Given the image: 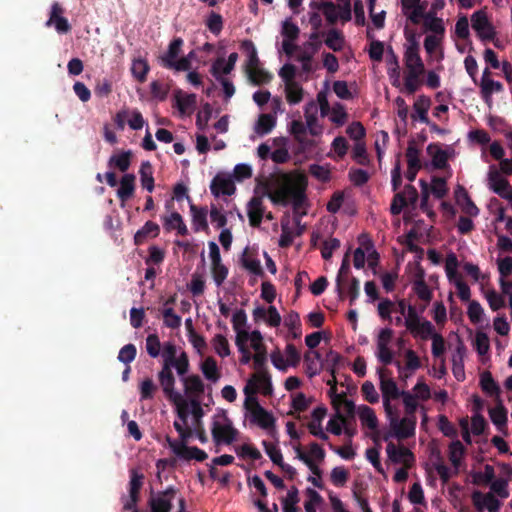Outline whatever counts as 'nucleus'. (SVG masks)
Instances as JSON below:
<instances>
[{"mask_svg": "<svg viewBox=\"0 0 512 512\" xmlns=\"http://www.w3.org/2000/svg\"><path fill=\"white\" fill-rule=\"evenodd\" d=\"M480 388L484 394L494 399V401H499L501 399V388L499 384L494 380L491 372L484 371L480 375Z\"/></svg>", "mask_w": 512, "mask_h": 512, "instance_id": "obj_17", "label": "nucleus"}, {"mask_svg": "<svg viewBox=\"0 0 512 512\" xmlns=\"http://www.w3.org/2000/svg\"><path fill=\"white\" fill-rule=\"evenodd\" d=\"M412 290L426 304L432 300L433 292L426 282H412Z\"/></svg>", "mask_w": 512, "mask_h": 512, "instance_id": "obj_53", "label": "nucleus"}, {"mask_svg": "<svg viewBox=\"0 0 512 512\" xmlns=\"http://www.w3.org/2000/svg\"><path fill=\"white\" fill-rule=\"evenodd\" d=\"M164 325L170 329H178L181 326V317L177 315L173 308L167 307L162 310Z\"/></svg>", "mask_w": 512, "mask_h": 512, "instance_id": "obj_54", "label": "nucleus"}, {"mask_svg": "<svg viewBox=\"0 0 512 512\" xmlns=\"http://www.w3.org/2000/svg\"><path fill=\"white\" fill-rule=\"evenodd\" d=\"M431 106V99L426 95H420L414 102L413 109L415 114H412L413 119H418L422 123H429L428 111Z\"/></svg>", "mask_w": 512, "mask_h": 512, "instance_id": "obj_27", "label": "nucleus"}, {"mask_svg": "<svg viewBox=\"0 0 512 512\" xmlns=\"http://www.w3.org/2000/svg\"><path fill=\"white\" fill-rule=\"evenodd\" d=\"M163 226L167 231L177 230V233L181 236L188 235V228L178 212H172L169 216H164Z\"/></svg>", "mask_w": 512, "mask_h": 512, "instance_id": "obj_26", "label": "nucleus"}, {"mask_svg": "<svg viewBox=\"0 0 512 512\" xmlns=\"http://www.w3.org/2000/svg\"><path fill=\"white\" fill-rule=\"evenodd\" d=\"M425 27L434 33V35L444 36L445 26L443 20L435 16V12H428L424 16Z\"/></svg>", "mask_w": 512, "mask_h": 512, "instance_id": "obj_37", "label": "nucleus"}, {"mask_svg": "<svg viewBox=\"0 0 512 512\" xmlns=\"http://www.w3.org/2000/svg\"><path fill=\"white\" fill-rule=\"evenodd\" d=\"M276 125L275 118L270 114H261L257 121L256 131L259 134H268Z\"/></svg>", "mask_w": 512, "mask_h": 512, "instance_id": "obj_55", "label": "nucleus"}, {"mask_svg": "<svg viewBox=\"0 0 512 512\" xmlns=\"http://www.w3.org/2000/svg\"><path fill=\"white\" fill-rule=\"evenodd\" d=\"M342 361V356L334 351V350H329L327 353H326V357L322 363V367H325L327 370L330 371V373H334L336 367L341 363Z\"/></svg>", "mask_w": 512, "mask_h": 512, "instance_id": "obj_63", "label": "nucleus"}, {"mask_svg": "<svg viewBox=\"0 0 512 512\" xmlns=\"http://www.w3.org/2000/svg\"><path fill=\"white\" fill-rule=\"evenodd\" d=\"M386 452L393 463H403L407 468H410L415 461L413 453L408 448L397 447L393 442L387 444Z\"/></svg>", "mask_w": 512, "mask_h": 512, "instance_id": "obj_11", "label": "nucleus"}, {"mask_svg": "<svg viewBox=\"0 0 512 512\" xmlns=\"http://www.w3.org/2000/svg\"><path fill=\"white\" fill-rule=\"evenodd\" d=\"M215 352L222 358L230 355V346L227 338L222 334H216L212 341Z\"/></svg>", "mask_w": 512, "mask_h": 512, "instance_id": "obj_50", "label": "nucleus"}, {"mask_svg": "<svg viewBox=\"0 0 512 512\" xmlns=\"http://www.w3.org/2000/svg\"><path fill=\"white\" fill-rule=\"evenodd\" d=\"M159 384L163 390L165 397L177 406L185 405L182 394L175 391V376L158 378Z\"/></svg>", "mask_w": 512, "mask_h": 512, "instance_id": "obj_19", "label": "nucleus"}, {"mask_svg": "<svg viewBox=\"0 0 512 512\" xmlns=\"http://www.w3.org/2000/svg\"><path fill=\"white\" fill-rule=\"evenodd\" d=\"M132 152L130 150L114 154L109 159V166L118 168L121 172H126L131 164Z\"/></svg>", "mask_w": 512, "mask_h": 512, "instance_id": "obj_40", "label": "nucleus"}, {"mask_svg": "<svg viewBox=\"0 0 512 512\" xmlns=\"http://www.w3.org/2000/svg\"><path fill=\"white\" fill-rule=\"evenodd\" d=\"M190 211L192 214V222L194 225V230L207 231L208 230V222H207V213L208 210L206 207H197L195 204L190 203Z\"/></svg>", "mask_w": 512, "mask_h": 512, "instance_id": "obj_31", "label": "nucleus"}, {"mask_svg": "<svg viewBox=\"0 0 512 512\" xmlns=\"http://www.w3.org/2000/svg\"><path fill=\"white\" fill-rule=\"evenodd\" d=\"M262 445L264 447L266 454L269 456V458L275 465L279 466L280 464H282L283 456L280 449L276 445L266 440L262 442Z\"/></svg>", "mask_w": 512, "mask_h": 512, "instance_id": "obj_58", "label": "nucleus"}, {"mask_svg": "<svg viewBox=\"0 0 512 512\" xmlns=\"http://www.w3.org/2000/svg\"><path fill=\"white\" fill-rule=\"evenodd\" d=\"M308 128L306 127L305 123H303L300 120H293L290 125V133L293 135L295 140L299 142L302 145L307 144V133Z\"/></svg>", "mask_w": 512, "mask_h": 512, "instance_id": "obj_48", "label": "nucleus"}, {"mask_svg": "<svg viewBox=\"0 0 512 512\" xmlns=\"http://www.w3.org/2000/svg\"><path fill=\"white\" fill-rule=\"evenodd\" d=\"M281 33L286 39L296 40L299 37L300 29L292 22L291 18H288L282 23Z\"/></svg>", "mask_w": 512, "mask_h": 512, "instance_id": "obj_64", "label": "nucleus"}, {"mask_svg": "<svg viewBox=\"0 0 512 512\" xmlns=\"http://www.w3.org/2000/svg\"><path fill=\"white\" fill-rule=\"evenodd\" d=\"M174 454L180 459L186 461L194 459L196 461L203 462L208 458V455L204 450L196 446L190 447L184 444H181L178 448L174 449Z\"/></svg>", "mask_w": 512, "mask_h": 512, "instance_id": "obj_20", "label": "nucleus"}, {"mask_svg": "<svg viewBox=\"0 0 512 512\" xmlns=\"http://www.w3.org/2000/svg\"><path fill=\"white\" fill-rule=\"evenodd\" d=\"M419 184L421 187L420 209L428 216H432L434 215V212L431 210V206L429 204L430 185L424 179H420Z\"/></svg>", "mask_w": 512, "mask_h": 512, "instance_id": "obj_49", "label": "nucleus"}, {"mask_svg": "<svg viewBox=\"0 0 512 512\" xmlns=\"http://www.w3.org/2000/svg\"><path fill=\"white\" fill-rule=\"evenodd\" d=\"M141 185L148 192L154 190L153 167L149 161H143L139 170Z\"/></svg>", "mask_w": 512, "mask_h": 512, "instance_id": "obj_36", "label": "nucleus"}, {"mask_svg": "<svg viewBox=\"0 0 512 512\" xmlns=\"http://www.w3.org/2000/svg\"><path fill=\"white\" fill-rule=\"evenodd\" d=\"M496 405L489 409V416L492 423L500 432H505L507 425V409L504 407L502 400L496 401Z\"/></svg>", "mask_w": 512, "mask_h": 512, "instance_id": "obj_23", "label": "nucleus"}, {"mask_svg": "<svg viewBox=\"0 0 512 512\" xmlns=\"http://www.w3.org/2000/svg\"><path fill=\"white\" fill-rule=\"evenodd\" d=\"M241 49L246 53L247 60V72H251L259 66L260 60L258 58L257 50L254 43L251 40H244L241 43Z\"/></svg>", "mask_w": 512, "mask_h": 512, "instance_id": "obj_34", "label": "nucleus"}, {"mask_svg": "<svg viewBox=\"0 0 512 512\" xmlns=\"http://www.w3.org/2000/svg\"><path fill=\"white\" fill-rule=\"evenodd\" d=\"M349 478V472L344 467H335L330 474L331 482L337 487H343Z\"/></svg>", "mask_w": 512, "mask_h": 512, "instance_id": "obj_60", "label": "nucleus"}, {"mask_svg": "<svg viewBox=\"0 0 512 512\" xmlns=\"http://www.w3.org/2000/svg\"><path fill=\"white\" fill-rule=\"evenodd\" d=\"M380 379V390L382 393L383 407L386 415H391L392 410L395 407L391 404V401L397 400L402 397L405 393L404 390H400L397 383L391 378V372L384 368L378 369Z\"/></svg>", "mask_w": 512, "mask_h": 512, "instance_id": "obj_3", "label": "nucleus"}, {"mask_svg": "<svg viewBox=\"0 0 512 512\" xmlns=\"http://www.w3.org/2000/svg\"><path fill=\"white\" fill-rule=\"evenodd\" d=\"M358 415L363 425L367 426L370 430L377 429L378 419L372 408L362 405L358 408Z\"/></svg>", "mask_w": 512, "mask_h": 512, "instance_id": "obj_39", "label": "nucleus"}, {"mask_svg": "<svg viewBox=\"0 0 512 512\" xmlns=\"http://www.w3.org/2000/svg\"><path fill=\"white\" fill-rule=\"evenodd\" d=\"M257 370L258 371L252 375L249 381H253L258 386V391L260 390L264 396L271 395L273 388L269 373L263 368Z\"/></svg>", "mask_w": 512, "mask_h": 512, "instance_id": "obj_28", "label": "nucleus"}, {"mask_svg": "<svg viewBox=\"0 0 512 512\" xmlns=\"http://www.w3.org/2000/svg\"><path fill=\"white\" fill-rule=\"evenodd\" d=\"M404 63L407 69L404 78V91L412 95L422 84L421 76L425 72V66L420 53L416 52V48H412L408 53H404Z\"/></svg>", "mask_w": 512, "mask_h": 512, "instance_id": "obj_2", "label": "nucleus"}, {"mask_svg": "<svg viewBox=\"0 0 512 512\" xmlns=\"http://www.w3.org/2000/svg\"><path fill=\"white\" fill-rule=\"evenodd\" d=\"M419 156L420 150L416 147L415 142L413 140L409 141L408 147L406 149V158L408 164L406 178L410 182L415 180L418 171L422 167Z\"/></svg>", "mask_w": 512, "mask_h": 512, "instance_id": "obj_12", "label": "nucleus"}, {"mask_svg": "<svg viewBox=\"0 0 512 512\" xmlns=\"http://www.w3.org/2000/svg\"><path fill=\"white\" fill-rule=\"evenodd\" d=\"M135 190V176L133 174H125L120 180V187L117 190V196L121 202L130 199Z\"/></svg>", "mask_w": 512, "mask_h": 512, "instance_id": "obj_33", "label": "nucleus"}, {"mask_svg": "<svg viewBox=\"0 0 512 512\" xmlns=\"http://www.w3.org/2000/svg\"><path fill=\"white\" fill-rule=\"evenodd\" d=\"M160 233V227L153 221H147L134 235L135 245L143 244L147 238H156Z\"/></svg>", "mask_w": 512, "mask_h": 512, "instance_id": "obj_29", "label": "nucleus"}, {"mask_svg": "<svg viewBox=\"0 0 512 512\" xmlns=\"http://www.w3.org/2000/svg\"><path fill=\"white\" fill-rule=\"evenodd\" d=\"M404 316V325L410 332H413L417 327L416 325L422 321L418 309L413 305L408 306L407 313Z\"/></svg>", "mask_w": 512, "mask_h": 512, "instance_id": "obj_52", "label": "nucleus"}, {"mask_svg": "<svg viewBox=\"0 0 512 512\" xmlns=\"http://www.w3.org/2000/svg\"><path fill=\"white\" fill-rule=\"evenodd\" d=\"M488 180L489 187L494 193H496L497 195L504 199L510 198L512 196V187L509 181L506 178L502 177L500 172L496 168H490Z\"/></svg>", "mask_w": 512, "mask_h": 512, "instance_id": "obj_8", "label": "nucleus"}, {"mask_svg": "<svg viewBox=\"0 0 512 512\" xmlns=\"http://www.w3.org/2000/svg\"><path fill=\"white\" fill-rule=\"evenodd\" d=\"M224 420V424L218 421L212 423L211 433L216 445H230L236 440L238 435V430L233 427L232 421L226 416Z\"/></svg>", "mask_w": 512, "mask_h": 512, "instance_id": "obj_5", "label": "nucleus"}, {"mask_svg": "<svg viewBox=\"0 0 512 512\" xmlns=\"http://www.w3.org/2000/svg\"><path fill=\"white\" fill-rule=\"evenodd\" d=\"M258 392V386L253 381H248L244 388L245 398V408L252 413L257 409V405H260L258 399L254 396Z\"/></svg>", "mask_w": 512, "mask_h": 512, "instance_id": "obj_41", "label": "nucleus"}, {"mask_svg": "<svg viewBox=\"0 0 512 512\" xmlns=\"http://www.w3.org/2000/svg\"><path fill=\"white\" fill-rule=\"evenodd\" d=\"M206 26L211 33H213L214 35H219L223 29L222 16L212 11L206 20Z\"/></svg>", "mask_w": 512, "mask_h": 512, "instance_id": "obj_57", "label": "nucleus"}, {"mask_svg": "<svg viewBox=\"0 0 512 512\" xmlns=\"http://www.w3.org/2000/svg\"><path fill=\"white\" fill-rule=\"evenodd\" d=\"M427 154L432 158L435 169H444L447 166L448 155L438 143H431L426 148Z\"/></svg>", "mask_w": 512, "mask_h": 512, "instance_id": "obj_25", "label": "nucleus"}, {"mask_svg": "<svg viewBox=\"0 0 512 512\" xmlns=\"http://www.w3.org/2000/svg\"><path fill=\"white\" fill-rule=\"evenodd\" d=\"M344 37L341 31L336 29H331L327 33V37L325 39V44L331 50L338 52L341 51L344 47Z\"/></svg>", "mask_w": 512, "mask_h": 512, "instance_id": "obj_43", "label": "nucleus"}, {"mask_svg": "<svg viewBox=\"0 0 512 512\" xmlns=\"http://www.w3.org/2000/svg\"><path fill=\"white\" fill-rule=\"evenodd\" d=\"M318 107L314 101H310L305 105L304 116L306 119V127L312 136H317L321 133V127H318L317 122Z\"/></svg>", "mask_w": 512, "mask_h": 512, "instance_id": "obj_22", "label": "nucleus"}, {"mask_svg": "<svg viewBox=\"0 0 512 512\" xmlns=\"http://www.w3.org/2000/svg\"><path fill=\"white\" fill-rule=\"evenodd\" d=\"M296 452V457L301 460L306 466L310 469V471L317 477H321L322 471L318 467V465L312 460V458L303 451L300 444L294 447Z\"/></svg>", "mask_w": 512, "mask_h": 512, "instance_id": "obj_46", "label": "nucleus"}, {"mask_svg": "<svg viewBox=\"0 0 512 512\" xmlns=\"http://www.w3.org/2000/svg\"><path fill=\"white\" fill-rule=\"evenodd\" d=\"M386 416L394 436L398 439H407L415 434L416 417L406 415L404 418L399 419L396 409L392 410L391 415Z\"/></svg>", "mask_w": 512, "mask_h": 512, "instance_id": "obj_4", "label": "nucleus"}, {"mask_svg": "<svg viewBox=\"0 0 512 512\" xmlns=\"http://www.w3.org/2000/svg\"><path fill=\"white\" fill-rule=\"evenodd\" d=\"M286 100L289 104L295 105L303 100L304 90L297 82L285 85Z\"/></svg>", "mask_w": 512, "mask_h": 512, "instance_id": "obj_42", "label": "nucleus"}, {"mask_svg": "<svg viewBox=\"0 0 512 512\" xmlns=\"http://www.w3.org/2000/svg\"><path fill=\"white\" fill-rule=\"evenodd\" d=\"M480 87H481V97L485 101V103H487L488 105H490V103L492 101V94L501 92L503 90L502 83L499 81L492 80V79L485 80L484 83H480Z\"/></svg>", "mask_w": 512, "mask_h": 512, "instance_id": "obj_38", "label": "nucleus"}, {"mask_svg": "<svg viewBox=\"0 0 512 512\" xmlns=\"http://www.w3.org/2000/svg\"><path fill=\"white\" fill-rule=\"evenodd\" d=\"M64 13L63 7L58 2H54L51 5L49 19L46 22V26L54 25L56 31L60 34H66L71 30V25L69 24L67 18L63 17Z\"/></svg>", "mask_w": 512, "mask_h": 512, "instance_id": "obj_10", "label": "nucleus"}, {"mask_svg": "<svg viewBox=\"0 0 512 512\" xmlns=\"http://www.w3.org/2000/svg\"><path fill=\"white\" fill-rule=\"evenodd\" d=\"M251 421L256 423L259 427L265 430L274 429L275 418L273 415L265 410L261 405H257V409L252 411Z\"/></svg>", "mask_w": 512, "mask_h": 512, "instance_id": "obj_24", "label": "nucleus"}, {"mask_svg": "<svg viewBox=\"0 0 512 512\" xmlns=\"http://www.w3.org/2000/svg\"><path fill=\"white\" fill-rule=\"evenodd\" d=\"M262 340L263 337L260 331L254 330L251 332V347L255 351L253 360L256 369L263 368L267 362V351Z\"/></svg>", "mask_w": 512, "mask_h": 512, "instance_id": "obj_14", "label": "nucleus"}, {"mask_svg": "<svg viewBox=\"0 0 512 512\" xmlns=\"http://www.w3.org/2000/svg\"><path fill=\"white\" fill-rule=\"evenodd\" d=\"M144 475L136 469L130 470L129 496L140 497V490L143 486Z\"/></svg>", "mask_w": 512, "mask_h": 512, "instance_id": "obj_47", "label": "nucleus"}, {"mask_svg": "<svg viewBox=\"0 0 512 512\" xmlns=\"http://www.w3.org/2000/svg\"><path fill=\"white\" fill-rule=\"evenodd\" d=\"M349 273H350L349 254L346 253L342 260L340 269H339L337 277H336V290H337L338 296L341 300H344V298H345L344 283L348 279Z\"/></svg>", "mask_w": 512, "mask_h": 512, "instance_id": "obj_32", "label": "nucleus"}, {"mask_svg": "<svg viewBox=\"0 0 512 512\" xmlns=\"http://www.w3.org/2000/svg\"><path fill=\"white\" fill-rule=\"evenodd\" d=\"M146 350L150 357L157 358L160 355L161 342L157 334H149L146 338Z\"/></svg>", "mask_w": 512, "mask_h": 512, "instance_id": "obj_62", "label": "nucleus"}, {"mask_svg": "<svg viewBox=\"0 0 512 512\" xmlns=\"http://www.w3.org/2000/svg\"><path fill=\"white\" fill-rule=\"evenodd\" d=\"M185 394L192 399L199 400L204 394L205 385L199 375L193 374L182 379Z\"/></svg>", "mask_w": 512, "mask_h": 512, "instance_id": "obj_16", "label": "nucleus"}, {"mask_svg": "<svg viewBox=\"0 0 512 512\" xmlns=\"http://www.w3.org/2000/svg\"><path fill=\"white\" fill-rule=\"evenodd\" d=\"M388 57H387V74L391 80V84L394 87H400V67L398 62V57L394 53L392 47L388 49Z\"/></svg>", "mask_w": 512, "mask_h": 512, "instance_id": "obj_30", "label": "nucleus"}, {"mask_svg": "<svg viewBox=\"0 0 512 512\" xmlns=\"http://www.w3.org/2000/svg\"><path fill=\"white\" fill-rule=\"evenodd\" d=\"M262 197L263 196L255 195L247 204V216L249 219V224L255 228L260 227L265 212Z\"/></svg>", "mask_w": 512, "mask_h": 512, "instance_id": "obj_13", "label": "nucleus"}, {"mask_svg": "<svg viewBox=\"0 0 512 512\" xmlns=\"http://www.w3.org/2000/svg\"><path fill=\"white\" fill-rule=\"evenodd\" d=\"M321 360V355L318 351H308L304 355V361L307 366V373L309 377H313L318 373L316 362Z\"/></svg>", "mask_w": 512, "mask_h": 512, "instance_id": "obj_56", "label": "nucleus"}, {"mask_svg": "<svg viewBox=\"0 0 512 512\" xmlns=\"http://www.w3.org/2000/svg\"><path fill=\"white\" fill-rule=\"evenodd\" d=\"M183 45L184 41L182 38H174L169 43L167 51L161 56H159L160 65L167 69L169 67V63H173L179 58V55L182 52Z\"/></svg>", "mask_w": 512, "mask_h": 512, "instance_id": "obj_18", "label": "nucleus"}, {"mask_svg": "<svg viewBox=\"0 0 512 512\" xmlns=\"http://www.w3.org/2000/svg\"><path fill=\"white\" fill-rule=\"evenodd\" d=\"M352 158L360 165H367L369 158L364 142H356L352 150Z\"/></svg>", "mask_w": 512, "mask_h": 512, "instance_id": "obj_61", "label": "nucleus"}, {"mask_svg": "<svg viewBox=\"0 0 512 512\" xmlns=\"http://www.w3.org/2000/svg\"><path fill=\"white\" fill-rule=\"evenodd\" d=\"M200 369H201L204 377L213 383H216L221 377V374H220L218 366H217V362L211 356L207 357L201 363Z\"/></svg>", "mask_w": 512, "mask_h": 512, "instance_id": "obj_35", "label": "nucleus"}, {"mask_svg": "<svg viewBox=\"0 0 512 512\" xmlns=\"http://www.w3.org/2000/svg\"><path fill=\"white\" fill-rule=\"evenodd\" d=\"M149 69L150 67L146 60L136 59L132 63L131 72L137 81L143 83L146 81Z\"/></svg>", "mask_w": 512, "mask_h": 512, "instance_id": "obj_45", "label": "nucleus"}, {"mask_svg": "<svg viewBox=\"0 0 512 512\" xmlns=\"http://www.w3.org/2000/svg\"><path fill=\"white\" fill-rule=\"evenodd\" d=\"M210 190L215 197L220 195L231 196L235 193L236 187L231 177L217 174L211 181Z\"/></svg>", "mask_w": 512, "mask_h": 512, "instance_id": "obj_15", "label": "nucleus"}, {"mask_svg": "<svg viewBox=\"0 0 512 512\" xmlns=\"http://www.w3.org/2000/svg\"><path fill=\"white\" fill-rule=\"evenodd\" d=\"M471 26L483 42L491 41L496 36L495 29L484 10H478L472 14Z\"/></svg>", "mask_w": 512, "mask_h": 512, "instance_id": "obj_6", "label": "nucleus"}, {"mask_svg": "<svg viewBox=\"0 0 512 512\" xmlns=\"http://www.w3.org/2000/svg\"><path fill=\"white\" fill-rule=\"evenodd\" d=\"M333 408L336 410V417L344 425L348 424L347 417L354 418L355 404L352 400L346 398V394L342 392L340 396L333 398Z\"/></svg>", "mask_w": 512, "mask_h": 512, "instance_id": "obj_9", "label": "nucleus"}, {"mask_svg": "<svg viewBox=\"0 0 512 512\" xmlns=\"http://www.w3.org/2000/svg\"><path fill=\"white\" fill-rule=\"evenodd\" d=\"M416 326V329L410 332L414 337L419 336L421 339L427 340L428 338H433V335L436 334L433 324L428 320H422Z\"/></svg>", "mask_w": 512, "mask_h": 512, "instance_id": "obj_51", "label": "nucleus"}, {"mask_svg": "<svg viewBox=\"0 0 512 512\" xmlns=\"http://www.w3.org/2000/svg\"><path fill=\"white\" fill-rule=\"evenodd\" d=\"M240 262L242 267L250 273L260 277L264 276V271L260 260L256 258L254 253H252L248 247L244 249L240 258Z\"/></svg>", "mask_w": 512, "mask_h": 512, "instance_id": "obj_21", "label": "nucleus"}, {"mask_svg": "<svg viewBox=\"0 0 512 512\" xmlns=\"http://www.w3.org/2000/svg\"><path fill=\"white\" fill-rule=\"evenodd\" d=\"M307 179L304 175H299L293 180H289L285 185L277 189L275 192L270 193L268 187L264 188L263 195H267L274 204L293 206L294 221L296 224L300 223L302 216L306 215V211H300L304 208L306 197Z\"/></svg>", "mask_w": 512, "mask_h": 512, "instance_id": "obj_1", "label": "nucleus"}, {"mask_svg": "<svg viewBox=\"0 0 512 512\" xmlns=\"http://www.w3.org/2000/svg\"><path fill=\"white\" fill-rule=\"evenodd\" d=\"M464 451V446L459 440L453 441L449 446V460L455 468V474H457L458 468L461 464V458Z\"/></svg>", "mask_w": 512, "mask_h": 512, "instance_id": "obj_44", "label": "nucleus"}, {"mask_svg": "<svg viewBox=\"0 0 512 512\" xmlns=\"http://www.w3.org/2000/svg\"><path fill=\"white\" fill-rule=\"evenodd\" d=\"M177 489L169 486L166 490L159 492L155 497L149 499L151 512H170L172 501L175 499Z\"/></svg>", "mask_w": 512, "mask_h": 512, "instance_id": "obj_7", "label": "nucleus"}, {"mask_svg": "<svg viewBox=\"0 0 512 512\" xmlns=\"http://www.w3.org/2000/svg\"><path fill=\"white\" fill-rule=\"evenodd\" d=\"M140 399L141 400H149L153 399L155 392L157 391V386L153 382L151 378L144 379L140 386Z\"/></svg>", "mask_w": 512, "mask_h": 512, "instance_id": "obj_59", "label": "nucleus"}]
</instances>
